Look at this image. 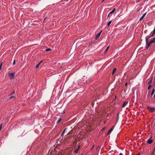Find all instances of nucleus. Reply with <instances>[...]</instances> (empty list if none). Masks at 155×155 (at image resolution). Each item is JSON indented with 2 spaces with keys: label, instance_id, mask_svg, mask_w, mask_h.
<instances>
[{
  "label": "nucleus",
  "instance_id": "obj_23",
  "mask_svg": "<svg viewBox=\"0 0 155 155\" xmlns=\"http://www.w3.org/2000/svg\"><path fill=\"white\" fill-rule=\"evenodd\" d=\"M2 124H1L0 125V131L1 130L2 128Z\"/></svg>",
  "mask_w": 155,
  "mask_h": 155
},
{
  "label": "nucleus",
  "instance_id": "obj_20",
  "mask_svg": "<svg viewBox=\"0 0 155 155\" xmlns=\"http://www.w3.org/2000/svg\"><path fill=\"white\" fill-rule=\"evenodd\" d=\"M113 129L112 128H111L109 131V133H110L113 130Z\"/></svg>",
  "mask_w": 155,
  "mask_h": 155
},
{
  "label": "nucleus",
  "instance_id": "obj_7",
  "mask_svg": "<svg viewBox=\"0 0 155 155\" xmlns=\"http://www.w3.org/2000/svg\"><path fill=\"white\" fill-rule=\"evenodd\" d=\"M146 13H144L143 15L140 18V21L142 20L143 18L146 15Z\"/></svg>",
  "mask_w": 155,
  "mask_h": 155
},
{
  "label": "nucleus",
  "instance_id": "obj_24",
  "mask_svg": "<svg viewBox=\"0 0 155 155\" xmlns=\"http://www.w3.org/2000/svg\"><path fill=\"white\" fill-rule=\"evenodd\" d=\"M71 134V133L70 132H69V133H68L67 134V135H70Z\"/></svg>",
  "mask_w": 155,
  "mask_h": 155
},
{
  "label": "nucleus",
  "instance_id": "obj_14",
  "mask_svg": "<svg viewBox=\"0 0 155 155\" xmlns=\"http://www.w3.org/2000/svg\"><path fill=\"white\" fill-rule=\"evenodd\" d=\"M154 91H155V89H154V88L153 89V90L152 91V92H151V96H152L153 95V94L154 93Z\"/></svg>",
  "mask_w": 155,
  "mask_h": 155
},
{
  "label": "nucleus",
  "instance_id": "obj_33",
  "mask_svg": "<svg viewBox=\"0 0 155 155\" xmlns=\"http://www.w3.org/2000/svg\"><path fill=\"white\" fill-rule=\"evenodd\" d=\"M69 138H71V136H70V137H69Z\"/></svg>",
  "mask_w": 155,
  "mask_h": 155
},
{
  "label": "nucleus",
  "instance_id": "obj_37",
  "mask_svg": "<svg viewBox=\"0 0 155 155\" xmlns=\"http://www.w3.org/2000/svg\"><path fill=\"white\" fill-rule=\"evenodd\" d=\"M105 0H103V1H102V2H104Z\"/></svg>",
  "mask_w": 155,
  "mask_h": 155
},
{
  "label": "nucleus",
  "instance_id": "obj_39",
  "mask_svg": "<svg viewBox=\"0 0 155 155\" xmlns=\"http://www.w3.org/2000/svg\"><path fill=\"white\" fill-rule=\"evenodd\" d=\"M1 68H0V71L1 70Z\"/></svg>",
  "mask_w": 155,
  "mask_h": 155
},
{
  "label": "nucleus",
  "instance_id": "obj_28",
  "mask_svg": "<svg viewBox=\"0 0 155 155\" xmlns=\"http://www.w3.org/2000/svg\"><path fill=\"white\" fill-rule=\"evenodd\" d=\"M127 82H126V83H125V86H126V85H127Z\"/></svg>",
  "mask_w": 155,
  "mask_h": 155
},
{
  "label": "nucleus",
  "instance_id": "obj_12",
  "mask_svg": "<svg viewBox=\"0 0 155 155\" xmlns=\"http://www.w3.org/2000/svg\"><path fill=\"white\" fill-rule=\"evenodd\" d=\"M67 129V128H66L64 130L63 132H62V134H61V136H63V134H64V133L65 132V131Z\"/></svg>",
  "mask_w": 155,
  "mask_h": 155
},
{
  "label": "nucleus",
  "instance_id": "obj_35",
  "mask_svg": "<svg viewBox=\"0 0 155 155\" xmlns=\"http://www.w3.org/2000/svg\"><path fill=\"white\" fill-rule=\"evenodd\" d=\"M147 99H148V100H149V97H147Z\"/></svg>",
  "mask_w": 155,
  "mask_h": 155
},
{
  "label": "nucleus",
  "instance_id": "obj_10",
  "mask_svg": "<svg viewBox=\"0 0 155 155\" xmlns=\"http://www.w3.org/2000/svg\"><path fill=\"white\" fill-rule=\"evenodd\" d=\"M42 61H41L39 63L36 65V68H38L39 67V65L42 62Z\"/></svg>",
  "mask_w": 155,
  "mask_h": 155
},
{
  "label": "nucleus",
  "instance_id": "obj_21",
  "mask_svg": "<svg viewBox=\"0 0 155 155\" xmlns=\"http://www.w3.org/2000/svg\"><path fill=\"white\" fill-rule=\"evenodd\" d=\"M151 87V85L150 84H149V85L148 86V89H149Z\"/></svg>",
  "mask_w": 155,
  "mask_h": 155
},
{
  "label": "nucleus",
  "instance_id": "obj_17",
  "mask_svg": "<svg viewBox=\"0 0 155 155\" xmlns=\"http://www.w3.org/2000/svg\"><path fill=\"white\" fill-rule=\"evenodd\" d=\"M61 120V118H60L57 121V123H59V122H60Z\"/></svg>",
  "mask_w": 155,
  "mask_h": 155
},
{
  "label": "nucleus",
  "instance_id": "obj_27",
  "mask_svg": "<svg viewBox=\"0 0 155 155\" xmlns=\"http://www.w3.org/2000/svg\"><path fill=\"white\" fill-rule=\"evenodd\" d=\"M119 155H123V154L121 153H120V154H119Z\"/></svg>",
  "mask_w": 155,
  "mask_h": 155
},
{
  "label": "nucleus",
  "instance_id": "obj_18",
  "mask_svg": "<svg viewBox=\"0 0 155 155\" xmlns=\"http://www.w3.org/2000/svg\"><path fill=\"white\" fill-rule=\"evenodd\" d=\"M51 49L50 48H48L46 49L45 50L46 51H51Z\"/></svg>",
  "mask_w": 155,
  "mask_h": 155
},
{
  "label": "nucleus",
  "instance_id": "obj_13",
  "mask_svg": "<svg viewBox=\"0 0 155 155\" xmlns=\"http://www.w3.org/2000/svg\"><path fill=\"white\" fill-rule=\"evenodd\" d=\"M116 70H117V68H114V70L112 72V75H113L114 74L115 72L116 71Z\"/></svg>",
  "mask_w": 155,
  "mask_h": 155
},
{
  "label": "nucleus",
  "instance_id": "obj_5",
  "mask_svg": "<svg viewBox=\"0 0 155 155\" xmlns=\"http://www.w3.org/2000/svg\"><path fill=\"white\" fill-rule=\"evenodd\" d=\"M78 150V148L76 149V150H75L73 152V153H72V155H75L77 153Z\"/></svg>",
  "mask_w": 155,
  "mask_h": 155
},
{
  "label": "nucleus",
  "instance_id": "obj_29",
  "mask_svg": "<svg viewBox=\"0 0 155 155\" xmlns=\"http://www.w3.org/2000/svg\"><path fill=\"white\" fill-rule=\"evenodd\" d=\"M110 133H109V131H108V133H107V135H108V134H109Z\"/></svg>",
  "mask_w": 155,
  "mask_h": 155
},
{
  "label": "nucleus",
  "instance_id": "obj_4",
  "mask_svg": "<svg viewBox=\"0 0 155 155\" xmlns=\"http://www.w3.org/2000/svg\"><path fill=\"white\" fill-rule=\"evenodd\" d=\"M102 31H101L99 33L97 34L96 35L95 37V38L96 39H97L98 38L100 37Z\"/></svg>",
  "mask_w": 155,
  "mask_h": 155
},
{
  "label": "nucleus",
  "instance_id": "obj_34",
  "mask_svg": "<svg viewBox=\"0 0 155 155\" xmlns=\"http://www.w3.org/2000/svg\"><path fill=\"white\" fill-rule=\"evenodd\" d=\"M80 147V146H79L78 147V150L79 149Z\"/></svg>",
  "mask_w": 155,
  "mask_h": 155
},
{
  "label": "nucleus",
  "instance_id": "obj_38",
  "mask_svg": "<svg viewBox=\"0 0 155 155\" xmlns=\"http://www.w3.org/2000/svg\"><path fill=\"white\" fill-rule=\"evenodd\" d=\"M138 1V2H139L140 0H137Z\"/></svg>",
  "mask_w": 155,
  "mask_h": 155
},
{
  "label": "nucleus",
  "instance_id": "obj_3",
  "mask_svg": "<svg viewBox=\"0 0 155 155\" xmlns=\"http://www.w3.org/2000/svg\"><path fill=\"white\" fill-rule=\"evenodd\" d=\"M15 73H12L9 74V77L10 79L12 78L14 76Z\"/></svg>",
  "mask_w": 155,
  "mask_h": 155
},
{
  "label": "nucleus",
  "instance_id": "obj_19",
  "mask_svg": "<svg viewBox=\"0 0 155 155\" xmlns=\"http://www.w3.org/2000/svg\"><path fill=\"white\" fill-rule=\"evenodd\" d=\"M15 98V97L14 96H12L10 97L9 98V100H11V99H12L13 98Z\"/></svg>",
  "mask_w": 155,
  "mask_h": 155
},
{
  "label": "nucleus",
  "instance_id": "obj_36",
  "mask_svg": "<svg viewBox=\"0 0 155 155\" xmlns=\"http://www.w3.org/2000/svg\"><path fill=\"white\" fill-rule=\"evenodd\" d=\"M153 97H155V94L154 95Z\"/></svg>",
  "mask_w": 155,
  "mask_h": 155
},
{
  "label": "nucleus",
  "instance_id": "obj_32",
  "mask_svg": "<svg viewBox=\"0 0 155 155\" xmlns=\"http://www.w3.org/2000/svg\"><path fill=\"white\" fill-rule=\"evenodd\" d=\"M94 145H93V147H92V148H91V150H92L93 149V147H94Z\"/></svg>",
  "mask_w": 155,
  "mask_h": 155
},
{
  "label": "nucleus",
  "instance_id": "obj_31",
  "mask_svg": "<svg viewBox=\"0 0 155 155\" xmlns=\"http://www.w3.org/2000/svg\"><path fill=\"white\" fill-rule=\"evenodd\" d=\"M110 133H109V131H108V133H107V135H108V134H109Z\"/></svg>",
  "mask_w": 155,
  "mask_h": 155
},
{
  "label": "nucleus",
  "instance_id": "obj_26",
  "mask_svg": "<svg viewBox=\"0 0 155 155\" xmlns=\"http://www.w3.org/2000/svg\"><path fill=\"white\" fill-rule=\"evenodd\" d=\"M2 63H1L0 64V68H2Z\"/></svg>",
  "mask_w": 155,
  "mask_h": 155
},
{
  "label": "nucleus",
  "instance_id": "obj_1",
  "mask_svg": "<svg viewBox=\"0 0 155 155\" xmlns=\"http://www.w3.org/2000/svg\"><path fill=\"white\" fill-rule=\"evenodd\" d=\"M153 35H151L150 36H147L146 38V48H148L150 45L152 43H154L155 42V37L152 40H150V41H148L149 39Z\"/></svg>",
  "mask_w": 155,
  "mask_h": 155
},
{
  "label": "nucleus",
  "instance_id": "obj_9",
  "mask_svg": "<svg viewBox=\"0 0 155 155\" xmlns=\"http://www.w3.org/2000/svg\"><path fill=\"white\" fill-rule=\"evenodd\" d=\"M115 10V8H114L112 11L111 12H110V13H109V15H108V16H107V18H108V17H109V15H110L112 13H113Z\"/></svg>",
  "mask_w": 155,
  "mask_h": 155
},
{
  "label": "nucleus",
  "instance_id": "obj_30",
  "mask_svg": "<svg viewBox=\"0 0 155 155\" xmlns=\"http://www.w3.org/2000/svg\"><path fill=\"white\" fill-rule=\"evenodd\" d=\"M110 133H109V131H108V133H107V135H108V134H109Z\"/></svg>",
  "mask_w": 155,
  "mask_h": 155
},
{
  "label": "nucleus",
  "instance_id": "obj_11",
  "mask_svg": "<svg viewBox=\"0 0 155 155\" xmlns=\"http://www.w3.org/2000/svg\"><path fill=\"white\" fill-rule=\"evenodd\" d=\"M153 80V77H152V78L151 79V80L149 82H148V84H150L151 83H152V82Z\"/></svg>",
  "mask_w": 155,
  "mask_h": 155
},
{
  "label": "nucleus",
  "instance_id": "obj_25",
  "mask_svg": "<svg viewBox=\"0 0 155 155\" xmlns=\"http://www.w3.org/2000/svg\"><path fill=\"white\" fill-rule=\"evenodd\" d=\"M15 63V60H14L13 63V64L14 65Z\"/></svg>",
  "mask_w": 155,
  "mask_h": 155
},
{
  "label": "nucleus",
  "instance_id": "obj_22",
  "mask_svg": "<svg viewBox=\"0 0 155 155\" xmlns=\"http://www.w3.org/2000/svg\"><path fill=\"white\" fill-rule=\"evenodd\" d=\"M15 91H13V92H12V93H11L10 94V95H12L13 94H14V93H15Z\"/></svg>",
  "mask_w": 155,
  "mask_h": 155
},
{
  "label": "nucleus",
  "instance_id": "obj_6",
  "mask_svg": "<svg viewBox=\"0 0 155 155\" xmlns=\"http://www.w3.org/2000/svg\"><path fill=\"white\" fill-rule=\"evenodd\" d=\"M153 142V140H151V138H149L147 141V142L149 143V144H151Z\"/></svg>",
  "mask_w": 155,
  "mask_h": 155
},
{
  "label": "nucleus",
  "instance_id": "obj_8",
  "mask_svg": "<svg viewBox=\"0 0 155 155\" xmlns=\"http://www.w3.org/2000/svg\"><path fill=\"white\" fill-rule=\"evenodd\" d=\"M128 102L127 101H125L124 102V104H123L122 107H124L126 105H127Z\"/></svg>",
  "mask_w": 155,
  "mask_h": 155
},
{
  "label": "nucleus",
  "instance_id": "obj_15",
  "mask_svg": "<svg viewBox=\"0 0 155 155\" xmlns=\"http://www.w3.org/2000/svg\"><path fill=\"white\" fill-rule=\"evenodd\" d=\"M112 22V21H110L108 22V24H107V26H109L110 25V24Z\"/></svg>",
  "mask_w": 155,
  "mask_h": 155
},
{
  "label": "nucleus",
  "instance_id": "obj_2",
  "mask_svg": "<svg viewBox=\"0 0 155 155\" xmlns=\"http://www.w3.org/2000/svg\"><path fill=\"white\" fill-rule=\"evenodd\" d=\"M147 109L150 112H153L155 110V107H147Z\"/></svg>",
  "mask_w": 155,
  "mask_h": 155
},
{
  "label": "nucleus",
  "instance_id": "obj_16",
  "mask_svg": "<svg viewBox=\"0 0 155 155\" xmlns=\"http://www.w3.org/2000/svg\"><path fill=\"white\" fill-rule=\"evenodd\" d=\"M109 46H108V47L105 50V51H104V52H105V53H106V52L107 51V50H108V49L109 48Z\"/></svg>",
  "mask_w": 155,
  "mask_h": 155
}]
</instances>
